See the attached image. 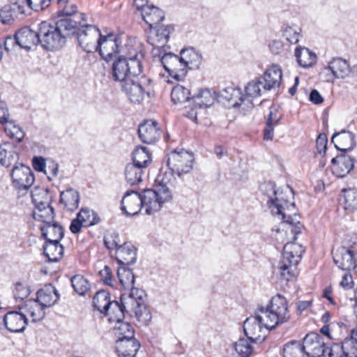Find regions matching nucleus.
<instances>
[{
  "label": "nucleus",
  "instance_id": "f257e3e1",
  "mask_svg": "<svg viewBox=\"0 0 357 357\" xmlns=\"http://www.w3.org/2000/svg\"><path fill=\"white\" fill-rule=\"evenodd\" d=\"M290 319L288 303L286 298L280 294L273 296L266 307H259L255 317H250L243 323L245 335L251 341L257 342L263 340V328L272 330L280 324L287 322Z\"/></svg>",
  "mask_w": 357,
  "mask_h": 357
},
{
  "label": "nucleus",
  "instance_id": "f03ea898",
  "mask_svg": "<svg viewBox=\"0 0 357 357\" xmlns=\"http://www.w3.org/2000/svg\"><path fill=\"white\" fill-rule=\"evenodd\" d=\"M283 222L282 230L285 229L287 235L291 236L289 239L292 241L284 245L282 258L278 264V269L281 278L289 281L297 275V265L305 251L301 244L295 242L304 227L298 220L293 219L290 215H288L287 219Z\"/></svg>",
  "mask_w": 357,
  "mask_h": 357
},
{
  "label": "nucleus",
  "instance_id": "7ed1b4c3",
  "mask_svg": "<svg viewBox=\"0 0 357 357\" xmlns=\"http://www.w3.org/2000/svg\"><path fill=\"white\" fill-rule=\"evenodd\" d=\"M144 296L145 294L142 289H132L128 295H121V303L112 301L109 311L105 312L108 317V321L111 323L122 321L126 312H133L139 323L148 325L152 317L145 304Z\"/></svg>",
  "mask_w": 357,
  "mask_h": 357
},
{
  "label": "nucleus",
  "instance_id": "20e7f679",
  "mask_svg": "<svg viewBox=\"0 0 357 357\" xmlns=\"http://www.w3.org/2000/svg\"><path fill=\"white\" fill-rule=\"evenodd\" d=\"M144 54L139 44L125 45L124 55L120 56L112 64V75L115 81L123 84L142 72Z\"/></svg>",
  "mask_w": 357,
  "mask_h": 357
},
{
  "label": "nucleus",
  "instance_id": "39448f33",
  "mask_svg": "<svg viewBox=\"0 0 357 357\" xmlns=\"http://www.w3.org/2000/svg\"><path fill=\"white\" fill-rule=\"evenodd\" d=\"M75 21L59 20L54 25L42 22L39 25L38 43L47 50L61 49L66 43V38L76 31Z\"/></svg>",
  "mask_w": 357,
  "mask_h": 357
},
{
  "label": "nucleus",
  "instance_id": "423d86ee",
  "mask_svg": "<svg viewBox=\"0 0 357 357\" xmlns=\"http://www.w3.org/2000/svg\"><path fill=\"white\" fill-rule=\"evenodd\" d=\"M165 174L161 183L156 185L155 189H144L141 191L142 204L146 215H153L158 212L163 204L172 199V193L170 186L174 184L167 178Z\"/></svg>",
  "mask_w": 357,
  "mask_h": 357
},
{
  "label": "nucleus",
  "instance_id": "0eeeda50",
  "mask_svg": "<svg viewBox=\"0 0 357 357\" xmlns=\"http://www.w3.org/2000/svg\"><path fill=\"white\" fill-rule=\"evenodd\" d=\"M260 192L264 197V201L268 208L278 215H281V219L284 221L287 219L286 208H289L288 201L284 198L282 191L277 190L275 185L272 182H265L259 187Z\"/></svg>",
  "mask_w": 357,
  "mask_h": 357
},
{
  "label": "nucleus",
  "instance_id": "6e6552de",
  "mask_svg": "<svg viewBox=\"0 0 357 357\" xmlns=\"http://www.w3.org/2000/svg\"><path fill=\"white\" fill-rule=\"evenodd\" d=\"M193 162L194 155L192 153L183 149L180 151L176 149L171 151L167 160L171 172L166 173L168 174L167 178L170 182L174 184L175 181L174 178L171 181V177H173L174 174L181 177L183 175L190 173L193 168Z\"/></svg>",
  "mask_w": 357,
  "mask_h": 357
},
{
  "label": "nucleus",
  "instance_id": "1a4fd4ad",
  "mask_svg": "<svg viewBox=\"0 0 357 357\" xmlns=\"http://www.w3.org/2000/svg\"><path fill=\"white\" fill-rule=\"evenodd\" d=\"M122 90L130 102L136 104L142 102L146 96L149 97L153 91L151 79L145 76H138L129 79L122 84Z\"/></svg>",
  "mask_w": 357,
  "mask_h": 357
},
{
  "label": "nucleus",
  "instance_id": "9d476101",
  "mask_svg": "<svg viewBox=\"0 0 357 357\" xmlns=\"http://www.w3.org/2000/svg\"><path fill=\"white\" fill-rule=\"evenodd\" d=\"M32 202L35 206L33 217L36 220L43 222V225L54 221V208L50 206V197L47 190L40 192H32Z\"/></svg>",
  "mask_w": 357,
  "mask_h": 357
},
{
  "label": "nucleus",
  "instance_id": "9b49d317",
  "mask_svg": "<svg viewBox=\"0 0 357 357\" xmlns=\"http://www.w3.org/2000/svg\"><path fill=\"white\" fill-rule=\"evenodd\" d=\"M77 35L78 43L82 50L88 53L97 52L98 43L101 36L100 31L93 25L82 21L72 35Z\"/></svg>",
  "mask_w": 357,
  "mask_h": 357
},
{
  "label": "nucleus",
  "instance_id": "f8f14e48",
  "mask_svg": "<svg viewBox=\"0 0 357 357\" xmlns=\"http://www.w3.org/2000/svg\"><path fill=\"white\" fill-rule=\"evenodd\" d=\"M174 30V26L172 25H157L151 29L147 36V42L153 47L151 54L153 57H160L162 54L166 52V45L169 40L170 33Z\"/></svg>",
  "mask_w": 357,
  "mask_h": 357
},
{
  "label": "nucleus",
  "instance_id": "ddd939ff",
  "mask_svg": "<svg viewBox=\"0 0 357 357\" xmlns=\"http://www.w3.org/2000/svg\"><path fill=\"white\" fill-rule=\"evenodd\" d=\"M97 46V52L107 62L112 60L122 51L124 53L125 50V47L122 46L121 36L112 33L106 36L101 35Z\"/></svg>",
  "mask_w": 357,
  "mask_h": 357
},
{
  "label": "nucleus",
  "instance_id": "4468645a",
  "mask_svg": "<svg viewBox=\"0 0 357 357\" xmlns=\"http://www.w3.org/2000/svg\"><path fill=\"white\" fill-rule=\"evenodd\" d=\"M158 58L169 76L177 81L181 80L185 77L188 70L181 55L178 56L172 53L164 52Z\"/></svg>",
  "mask_w": 357,
  "mask_h": 357
},
{
  "label": "nucleus",
  "instance_id": "2eb2a0df",
  "mask_svg": "<svg viewBox=\"0 0 357 357\" xmlns=\"http://www.w3.org/2000/svg\"><path fill=\"white\" fill-rule=\"evenodd\" d=\"M10 176L14 187L20 190H28L35 181L31 169L22 163L13 166Z\"/></svg>",
  "mask_w": 357,
  "mask_h": 357
},
{
  "label": "nucleus",
  "instance_id": "dca6fc26",
  "mask_svg": "<svg viewBox=\"0 0 357 357\" xmlns=\"http://www.w3.org/2000/svg\"><path fill=\"white\" fill-rule=\"evenodd\" d=\"M302 347L308 357H321L326 351L322 336L317 333H307L303 338Z\"/></svg>",
  "mask_w": 357,
  "mask_h": 357
},
{
  "label": "nucleus",
  "instance_id": "f3484780",
  "mask_svg": "<svg viewBox=\"0 0 357 357\" xmlns=\"http://www.w3.org/2000/svg\"><path fill=\"white\" fill-rule=\"evenodd\" d=\"M162 130L158 121L152 119L144 121L139 126L138 134L140 140L151 144L158 142L162 135Z\"/></svg>",
  "mask_w": 357,
  "mask_h": 357
},
{
  "label": "nucleus",
  "instance_id": "a211bd4d",
  "mask_svg": "<svg viewBox=\"0 0 357 357\" xmlns=\"http://www.w3.org/2000/svg\"><path fill=\"white\" fill-rule=\"evenodd\" d=\"M144 208L141 192L135 190H128L121 200V210L127 216H132Z\"/></svg>",
  "mask_w": 357,
  "mask_h": 357
},
{
  "label": "nucleus",
  "instance_id": "6ab92c4d",
  "mask_svg": "<svg viewBox=\"0 0 357 357\" xmlns=\"http://www.w3.org/2000/svg\"><path fill=\"white\" fill-rule=\"evenodd\" d=\"M349 73L350 67L345 59L334 58L329 62L328 67L321 71V75H326V80L329 82L333 80L334 77L337 79L344 78Z\"/></svg>",
  "mask_w": 357,
  "mask_h": 357
},
{
  "label": "nucleus",
  "instance_id": "aec40b11",
  "mask_svg": "<svg viewBox=\"0 0 357 357\" xmlns=\"http://www.w3.org/2000/svg\"><path fill=\"white\" fill-rule=\"evenodd\" d=\"M58 15L65 16L61 20H70L75 21L76 29L82 21H86L85 15L77 12V5L73 0H57Z\"/></svg>",
  "mask_w": 357,
  "mask_h": 357
},
{
  "label": "nucleus",
  "instance_id": "412c9836",
  "mask_svg": "<svg viewBox=\"0 0 357 357\" xmlns=\"http://www.w3.org/2000/svg\"><path fill=\"white\" fill-rule=\"evenodd\" d=\"M3 322L9 331L20 333L24 331L28 319L23 312L10 311L4 315Z\"/></svg>",
  "mask_w": 357,
  "mask_h": 357
},
{
  "label": "nucleus",
  "instance_id": "4be33fe9",
  "mask_svg": "<svg viewBox=\"0 0 357 357\" xmlns=\"http://www.w3.org/2000/svg\"><path fill=\"white\" fill-rule=\"evenodd\" d=\"M335 265L343 271H351L356 268V255L350 252L344 248H338L333 253Z\"/></svg>",
  "mask_w": 357,
  "mask_h": 357
},
{
  "label": "nucleus",
  "instance_id": "5701e85b",
  "mask_svg": "<svg viewBox=\"0 0 357 357\" xmlns=\"http://www.w3.org/2000/svg\"><path fill=\"white\" fill-rule=\"evenodd\" d=\"M354 158L342 153L332 159L333 172L337 176L343 178L354 169Z\"/></svg>",
  "mask_w": 357,
  "mask_h": 357
},
{
  "label": "nucleus",
  "instance_id": "b1692460",
  "mask_svg": "<svg viewBox=\"0 0 357 357\" xmlns=\"http://www.w3.org/2000/svg\"><path fill=\"white\" fill-rule=\"evenodd\" d=\"M115 257L119 266H130L137 261V249L131 243H124L116 249Z\"/></svg>",
  "mask_w": 357,
  "mask_h": 357
},
{
  "label": "nucleus",
  "instance_id": "393cba45",
  "mask_svg": "<svg viewBox=\"0 0 357 357\" xmlns=\"http://www.w3.org/2000/svg\"><path fill=\"white\" fill-rule=\"evenodd\" d=\"M331 141L337 149L344 153L353 150L356 146L355 135L350 131L342 130L333 134Z\"/></svg>",
  "mask_w": 357,
  "mask_h": 357
},
{
  "label": "nucleus",
  "instance_id": "a878e982",
  "mask_svg": "<svg viewBox=\"0 0 357 357\" xmlns=\"http://www.w3.org/2000/svg\"><path fill=\"white\" fill-rule=\"evenodd\" d=\"M261 78L264 82L262 88L264 91H270L279 86L282 80V70L279 66L273 64L266 69Z\"/></svg>",
  "mask_w": 357,
  "mask_h": 357
},
{
  "label": "nucleus",
  "instance_id": "bb28decb",
  "mask_svg": "<svg viewBox=\"0 0 357 357\" xmlns=\"http://www.w3.org/2000/svg\"><path fill=\"white\" fill-rule=\"evenodd\" d=\"M59 299V294L56 288L51 284L45 285L37 292L36 300L45 307L54 305Z\"/></svg>",
  "mask_w": 357,
  "mask_h": 357
},
{
  "label": "nucleus",
  "instance_id": "cd10ccee",
  "mask_svg": "<svg viewBox=\"0 0 357 357\" xmlns=\"http://www.w3.org/2000/svg\"><path fill=\"white\" fill-rule=\"evenodd\" d=\"M218 100L222 102L225 100L233 107H238L245 102V98L241 90L233 87L223 89L218 96Z\"/></svg>",
  "mask_w": 357,
  "mask_h": 357
},
{
  "label": "nucleus",
  "instance_id": "c85d7f7f",
  "mask_svg": "<svg viewBox=\"0 0 357 357\" xmlns=\"http://www.w3.org/2000/svg\"><path fill=\"white\" fill-rule=\"evenodd\" d=\"M18 46L25 50H30L32 45L38 43V33L30 29L29 27H23L17 32Z\"/></svg>",
  "mask_w": 357,
  "mask_h": 357
},
{
  "label": "nucleus",
  "instance_id": "c756f323",
  "mask_svg": "<svg viewBox=\"0 0 357 357\" xmlns=\"http://www.w3.org/2000/svg\"><path fill=\"white\" fill-rule=\"evenodd\" d=\"M19 153L14 149L12 144L6 142L0 145V164L6 167L14 166L18 163Z\"/></svg>",
  "mask_w": 357,
  "mask_h": 357
},
{
  "label": "nucleus",
  "instance_id": "7c9ffc66",
  "mask_svg": "<svg viewBox=\"0 0 357 357\" xmlns=\"http://www.w3.org/2000/svg\"><path fill=\"white\" fill-rule=\"evenodd\" d=\"M139 347V343L134 337L116 341V351L119 357H135Z\"/></svg>",
  "mask_w": 357,
  "mask_h": 357
},
{
  "label": "nucleus",
  "instance_id": "2f4dec72",
  "mask_svg": "<svg viewBox=\"0 0 357 357\" xmlns=\"http://www.w3.org/2000/svg\"><path fill=\"white\" fill-rule=\"evenodd\" d=\"M42 236L46 241L56 242L61 241L64 236L63 227L56 222L47 223L40 227Z\"/></svg>",
  "mask_w": 357,
  "mask_h": 357
},
{
  "label": "nucleus",
  "instance_id": "473e14b6",
  "mask_svg": "<svg viewBox=\"0 0 357 357\" xmlns=\"http://www.w3.org/2000/svg\"><path fill=\"white\" fill-rule=\"evenodd\" d=\"M45 309L36 299L26 301L24 306L20 308L24 310V314L26 313L31 318L33 322L38 321L45 317Z\"/></svg>",
  "mask_w": 357,
  "mask_h": 357
},
{
  "label": "nucleus",
  "instance_id": "72a5a7b5",
  "mask_svg": "<svg viewBox=\"0 0 357 357\" xmlns=\"http://www.w3.org/2000/svg\"><path fill=\"white\" fill-rule=\"evenodd\" d=\"M180 55L182 56L187 70L188 68L198 69L202 64V56L193 47L182 50L180 52Z\"/></svg>",
  "mask_w": 357,
  "mask_h": 357
},
{
  "label": "nucleus",
  "instance_id": "f704fd0d",
  "mask_svg": "<svg viewBox=\"0 0 357 357\" xmlns=\"http://www.w3.org/2000/svg\"><path fill=\"white\" fill-rule=\"evenodd\" d=\"M142 17L149 27L152 29L165 20V13L158 7L151 4L149 8H145Z\"/></svg>",
  "mask_w": 357,
  "mask_h": 357
},
{
  "label": "nucleus",
  "instance_id": "c9c22d12",
  "mask_svg": "<svg viewBox=\"0 0 357 357\" xmlns=\"http://www.w3.org/2000/svg\"><path fill=\"white\" fill-rule=\"evenodd\" d=\"M195 107H209L218 100V95L213 89H202L198 93L193 96Z\"/></svg>",
  "mask_w": 357,
  "mask_h": 357
},
{
  "label": "nucleus",
  "instance_id": "e433bc0d",
  "mask_svg": "<svg viewBox=\"0 0 357 357\" xmlns=\"http://www.w3.org/2000/svg\"><path fill=\"white\" fill-rule=\"evenodd\" d=\"M294 55L298 63L303 68L311 67L317 61L315 53L305 47H296Z\"/></svg>",
  "mask_w": 357,
  "mask_h": 357
},
{
  "label": "nucleus",
  "instance_id": "4c0bfd02",
  "mask_svg": "<svg viewBox=\"0 0 357 357\" xmlns=\"http://www.w3.org/2000/svg\"><path fill=\"white\" fill-rule=\"evenodd\" d=\"M264 82L261 78L257 77L250 82L245 87V96H243L245 98V102L247 107H252V102L249 98H257L261 96L264 89L262 86Z\"/></svg>",
  "mask_w": 357,
  "mask_h": 357
},
{
  "label": "nucleus",
  "instance_id": "58836bf2",
  "mask_svg": "<svg viewBox=\"0 0 357 357\" xmlns=\"http://www.w3.org/2000/svg\"><path fill=\"white\" fill-rule=\"evenodd\" d=\"M60 202L64 205L66 210L74 211L79 204V194L77 190L69 188L60 194Z\"/></svg>",
  "mask_w": 357,
  "mask_h": 357
},
{
  "label": "nucleus",
  "instance_id": "ea45409f",
  "mask_svg": "<svg viewBox=\"0 0 357 357\" xmlns=\"http://www.w3.org/2000/svg\"><path fill=\"white\" fill-rule=\"evenodd\" d=\"M151 154L149 149L142 146H137L132 152V164L146 169L151 163Z\"/></svg>",
  "mask_w": 357,
  "mask_h": 357
},
{
  "label": "nucleus",
  "instance_id": "a19ab883",
  "mask_svg": "<svg viewBox=\"0 0 357 357\" xmlns=\"http://www.w3.org/2000/svg\"><path fill=\"white\" fill-rule=\"evenodd\" d=\"M145 170V169L132 163L127 164L124 172L126 182L130 185L139 183L142 181V177Z\"/></svg>",
  "mask_w": 357,
  "mask_h": 357
},
{
  "label": "nucleus",
  "instance_id": "79ce46f5",
  "mask_svg": "<svg viewBox=\"0 0 357 357\" xmlns=\"http://www.w3.org/2000/svg\"><path fill=\"white\" fill-rule=\"evenodd\" d=\"M117 276L119 282L124 289H137L134 287L135 275L131 268L128 266H119L117 268Z\"/></svg>",
  "mask_w": 357,
  "mask_h": 357
},
{
  "label": "nucleus",
  "instance_id": "37998d69",
  "mask_svg": "<svg viewBox=\"0 0 357 357\" xmlns=\"http://www.w3.org/2000/svg\"><path fill=\"white\" fill-rule=\"evenodd\" d=\"M63 248L60 241L56 242L46 241L43 246V252L50 261H58L63 254Z\"/></svg>",
  "mask_w": 357,
  "mask_h": 357
},
{
  "label": "nucleus",
  "instance_id": "c03bdc74",
  "mask_svg": "<svg viewBox=\"0 0 357 357\" xmlns=\"http://www.w3.org/2000/svg\"><path fill=\"white\" fill-rule=\"evenodd\" d=\"M112 301L110 300V294L105 290H101L95 294L93 298V305L95 309L102 314L109 311V305Z\"/></svg>",
  "mask_w": 357,
  "mask_h": 357
},
{
  "label": "nucleus",
  "instance_id": "a18cd8bd",
  "mask_svg": "<svg viewBox=\"0 0 357 357\" xmlns=\"http://www.w3.org/2000/svg\"><path fill=\"white\" fill-rule=\"evenodd\" d=\"M301 28L295 24H286L282 28V37L291 44H296L302 38Z\"/></svg>",
  "mask_w": 357,
  "mask_h": 357
},
{
  "label": "nucleus",
  "instance_id": "49530a36",
  "mask_svg": "<svg viewBox=\"0 0 357 357\" xmlns=\"http://www.w3.org/2000/svg\"><path fill=\"white\" fill-rule=\"evenodd\" d=\"M281 119L277 111H270L268 116L266 127L264 130V139L271 140L273 138L274 127L277 126Z\"/></svg>",
  "mask_w": 357,
  "mask_h": 357
},
{
  "label": "nucleus",
  "instance_id": "de8ad7c7",
  "mask_svg": "<svg viewBox=\"0 0 357 357\" xmlns=\"http://www.w3.org/2000/svg\"><path fill=\"white\" fill-rule=\"evenodd\" d=\"M345 210L354 211L357 210V189L348 188L342 190Z\"/></svg>",
  "mask_w": 357,
  "mask_h": 357
},
{
  "label": "nucleus",
  "instance_id": "09e8293b",
  "mask_svg": "<svg viewBox=\"0 0 357 357\" xmlns=\"http://www.w3.org/2000/svg\"><path fill=\"white\" fill-rule=\"evenodd\" d=\"M115 323L116 325L114 326V333L118 340L134 337V330L128 322H123L122 320Z\"/></svg>",
  "mask_w": 357,
  "mask_h": 357
},
{
  "label": "nucleus",
  "instance_id": "8fccbe9b",
  "mask_svg": "<svg viewBox=\"0 0 357 357\" xmlns=\"http://www.w3.org/2000/svg\"><path fill=\"white\" fill-rule=\"evenodd\" d=\"M70 281L74 291L79 296L85 295L90 289V283L82 275H74Z\"/></svg>",
  "mask_w": 357,
  "mask_h": 357
},
{
  "label": "nucleus",
  "instance_id": "3c124183",
  "mask_svg": "<svg viewBox=\"0 0 357 357\" xmlns=\"http://www.w3.org/2000/svg\"><path fill=\"white\" fill-rule=\"evenodd\" d=\"M77 216L84 223V227L94 225L100 221L98 214L88 208H81Z\"/></svg>",
  "mask_w": 357,
  "mask_h": 357
},
{
  "label": "nucleus",
  "instance_id": "603ef678",
  "mask_svg": "<svg viewBox=\"0 0 357 357\" xmlns=\"http://www.w3.org/2000/svg\"><path fill=\"white\" fill-rule=\"evenodd\" d=\"M252 342L248 337L240 338L234 344V349L239 357H249L253 351Z\"/></svg>",
  "mask_w": 357,
  "mask_h": 357
},
{
  "label": "nucleus",
  "instance_id": "864d4df0",
  "mask_svg": "<svg viewBox=\"0 0 357 357\" xmlns=\"http://www.w3.org/2000/svg\"><path fill=\"white\" fill-rule=\"evenodd\" d=\"M189 89L181 86H175L171 93V99L174 104L184 103L190 99Z\"/></svg>",
  "mask_w": 357,
  "mask_h": 357
},
{
  "label": "nucleus",
  "instance_id": "5fc2aeb1",
  "mask_svg": "<svg viewBox=\"0 0 357 357\" xmlns=\"http://www.w3.org/2000/svg\"><path fill=\"white\" fill-rule=\"evenodd\" d=\"M4 130L7 136L20 142L24 139L25 133L13 121H10L4 125Z\"/></svg>",
  "mask_w": 357,
  "mask_h": 357
},
{
  "label": "nucleus",
  "instance_id": "6e6d98bb",
  "mask_svg": "<svg viewBox=\"0 0 357 357\" xmlns=\"http://www.w3.org/2000/svg\"><path fill=\"white\" fill-rule=\"evenodd\" d=\"M304 353L302 345L296 341L286 344L283 349V357H303Z\"/></svg>",
  "mask_w": 357,
  "mask_h": 357
},
{
  "label": "nucleus",
  "instance_id": "4d7b16f0",
  "mask_svg": "<svg viewBox=\"0 0 357 357\" xmlns=\"http://www.w3.org/2000/svg\"><path fill=\"white\" fill-rule=\"evenodd\" d=\"M10 6L15 11L16 19L23 18L31 10L28 0H16L15 3L10 4Z\"/></svg>",
  "mask_w": 357,
  "mask_h": 357
},
{
  "label": "nucleus",
  "instance_id": "13d9d810",
  "mask_svg": "<svg viewBox=\"0 0 357 357\" xmlns=\"http://www.w3.org/2000/svg\"><path fill=\"white\" fill-rule=\"evenodd\" d=\"M120 238L119 234L115 231H108L104 236V243L106 248L109 250H114L118 248L119 246Z\"/></svg>",
  "mask_w": 357,
  "mask_h": 357
},
{
  "label": "nucleus",
  "instance_id": "bf43d9fd",
  "mask_svg": "<svg viewBox=\"0 0 357 357\" xmlns=\"http://www.w3.org/2000/svg\"><path fill=\"white\" fill-rule=\"evenodd\" d=\"M15 11L10 4L4 6L0 9V22L3 24H12L15 20Z\"/></svg>",
  "mask_w": 357,
  "mask_h": 357
},
{
  "label": "nucleus",
  "instance_id": "052dcab7",
  "mask_svg": "<svg viewBox=\"0 0 357 357\" xmlns=\"http://www.w3.org/2000/svg\"><path fill=\"white\" fill-rule=\"evenodd\" d=\"M340 248H344L350 252L357 255V234L354 233L351 234L347 235L344 238L342 246Z\"/></svg>",
  "mask_w": 357,
  "mask_h": 357
},
{
  "label": "nucleus",
  "instance_id": "680f3d73",
  "mask_svg": "<svg viewBox=\"0 0 357 357\" xmlns=\"http://www.w3.org/2000/svg\"><path fill=\"white\" fill-rule=\"evenodd\" d=\"M30 292V289L27 285L22 282H17L13 290V296L15 300H23L28 297Z\"/></svg>",
  "mask_w": 357,
  "mask_h": 357
},
{
  "label": "nucleus",
  "instance_id": "e2e57ef3",
  "mask_svg": "<svg viewBox=\"0 0 357 357\" xmlns=\"http://www.w3.org/2000/svg\"><path fill=\"white\" fill-rule=\"evenodd\" d=\"M59 165L53 160H48L44 174L48 180L52 181L58 176Z\"/></svg>",
  "mask_w": 357,
  "mask_h": 357
},
{
  "label": "nucleus",
  "instance_id": "0e129e2a",
  "mask_svg": "<svg viewBox=\"0 0 357 357\" xmlns=\"http://www.w3.org/2000/svg\"><path fill=\"white\" fill-rule=\"evenodd\" d=\"M99 275L101 280H103L105 284L109 286L114 285L115 279L109 266L105 265L104 268L99 271Z\"/></svg>",
  "mask_w": 357,
  "mask_h": 357
},
{
  "label": "nucleus",
  "instance_id": "69168bd1",
  "mask_svg": "<svg viewBox=\"0 0 357 357\" xmlns=\"http://www.w3.org/2000/svg\"><path fill=\"white\" fill-rule=\"evenodd\" d=\"M31 9L36 12L45 10L51 3L52 0H28Z\"/></svg>",
  "mask_w": 357,
  "mask_h": 357
},
{
  "label": "nucleus",
  "instance_id": "338daca9",
  "mask_svg": "<svg viewBox=\"0 0 357 357\" xmlns=\"http://www.w3.org/2000/svg\"><path fill=\"white\" fill-rule=\"evenodd\" d=\"M32 165L33 169L38 172H45L46 161L41 156H34L32 159Z\"/></svg>",
  "mask_w": 357,
  "mask_h": 357
},
{
  "label": "nucleus",
  "instance_id": "774afa93",
  "mask_svg": "<svg viewBox=\"0 0 357 357\" xmlns=\"http://www.w3.org/2000/svg\"><path fill=\"white\" fill-rule=\"evenodd\" d=\"M340 286L345 289H352L354 287V280L350 271L346 272L342 277V280L340 283Z\"/></svg>",
  "mask_w": 357,
  "mask_h": 357
}]
</instances>
